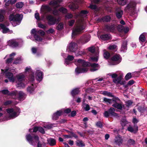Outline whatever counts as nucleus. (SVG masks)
Listing matches in <instances>:
<instances>
[{"mask_svg":"<svg viewBox=\"0 0 147 147\" xmlns=\"http://www.w3.org/2000/svg\"><path fill=\"white\" fill-rule=\"evenodd\" d=\"M78 65L82 67H77L75 69V71L78 74L80 73L86 72L88 70L87 67H90V70L91 72H94L97 70L99 68V65L98 63H92L86 61L84 60L79 59L77 61Z\"/></svg>","mask_w":147,"mask_h":147,"instance_id":"obj_1","label":"nucleus"},{"mask_svg":"<svg viewBox=\"0 0 147 147\" xmlns=\"http://www.w3.org/2000/svg\"><path fill=\"white\" fill-rule=\"evenodd\" d=\"M102 94L105 96H107L109 97H113L112 100L113 104L112 105V106L118 109L122 110V102L118 97L112 95V94L110 92H108L106 91H104Z\"/></svg>","mask_w":147,"mask_h":147,"instance_id":"obj_2","label":"nucleus"},{"mask_svg":"<svg viewBox=\"0 0 147 147\" xmlns=\"http://www.w3.org/2000/svg\"><path fill=\"white\" fill-rule=\"evenodd\" d=\"M136 4L133 1H131L125 7L124 10L126 12L133 13L136 8Z\"/></svg>","mask_w":147,"mask_h":147,"instance_id":"obj_3","label":"nucleus"},{"mask_svg":"<svg viewBox=\"0 0 147 147\" xmlns=\"http://www.w3.org/2000/svg\"><path fill=\"white\" fill-rule=\"evenodd\" d=\"M115 109L113 107H110L107 111L105 112L104 113V116L107 118L109 116L118 117V114L115 112Z\"/></svg>","mask_w":147,"mask_h":147,"instance_id":"obj_4","label":"nucleus"},{"mask_svg":"<svg viewBox=\"0 0 147 147\" xmlns=\"http://www.w3.org/2000/svg\"><path fill=\"white\" fill-rule=\"evenodd\" d=\"M22 19L21 15L19 14H16L15 15L11 14L9 17V19L10 21L15 22L17 25L20 23Z\"/></svg>","mask_w":147,"mask_h":147,"instance_id":"obj_5","label":"nucleus"},{"mask_svg":"<svg viewBox=\"0 0 147 147\" xmlns=\"http://www.w3.org/2000/svg\"><path fill=\"white\" fill-rule=\"evenodd\" d=\"M26 138L29 143L32 145H33L34 142L33 139L35 140V142L39 141L38 136L37 135H34L33 134H27L26 136Z\"/></svg>","mask_w":147,"mask_h":147,"instance_id":"obj_6","label":"nucleus"},{"mask_svg":"<svg viewBox=\"0 0 147 147\" xmlns=\"http://www.w3.org/2000/svg\"><path fill=\"white\" fill-rule=\"evenodd\" d=\"M46 19L48 21V23L50 26L54 25L57 23H58L59 20L51 15H49L46 16Z\"/></svg>","mask_w":147,"mask_h":147,"instance_id":"obj_7","label":"nucleus"},{"mask_svg":"<svg viewBox=\"0 0 147 147\" xmlns=\"http://www.w3.org/2000/svg\"><path fill=\"white\" fill-rule=\"evenodd\" d=\"M120 55L118 54H116L113 56L111 58V63L113 65L119 64L121 61L120 59Z\"/></svg>","mask_w":147,"mask_h":147,"instance_id":"obj_8","label":"nucleus"},{"mask_svg":"<svg viewBox=\"0 0 147 147\" xmlns=\"http://www.w3.org/2000/svg\"><path fill=\"white\" fill-rule=\"evenodd\" d=\"M84 29V26L82 25L77 26L76 27L72 30V35L75 36L80 33Z\"/></svg>","mask_w":147,"mask_h":147,"instance_id":"obj_9","label":"nucleus"},{"mask_svg":"<svg viewBox=\"0 0 147 147\" xmlns=\"http://www.w3.org/2000/svg\"><path fill=\"white\" fill-rule=\"evenodd\" d=\"M105 30L108 32H114L115 30V27L114 24H107L105 26Z\"/></svg>","mask_w":147,"mask_h":147,"instance_id":"obj_10","label":"nucleus"},{"mask_svg":"<svg viewBox=\"0 0 147 147\" xmlns=\"http://www.w3.org/2000/svg\"><path fill=\"white\" fill-rule=\"evenodd\" d=\"M115 14L118 19H122L123 11L119 8H117L115 11Z\"/></svg>","mask_w":147,"mask_h":147,"instance_id":"obj_11","label":"nucleus"},{"mask_svg":"<svg viewBox=\"0 0 147 147\" xmlns=\"http://www.w3.org/2000/svg\"><path fill=\"white\" fill-rule=\"evenodd\" d=\"M19 42H17L15 40H11L8 41V45L12 47H17L19 46Z\"/></svg>","mask_w":147,"mask_h":147,"instance_id":"obj_12","label":"nucleus"},{"mask_svg":"<svg viewBox=\"0 0 147 147\" xmlns=\"http://www.w3.org/2000/svg\"><path fill=\"white\" fill-rule=\"evenodd\" d=\"M68 48L71 52H74L78 49V45L75 42H71L69 45Z\"/></svg>","mask_w":147,"mask_h":147,"instance_id":"obj_13","label":"nucleus"},{"mask_svg":"<svg viewBox=\"0 0 147 147\" xmlns=\"http://www.w3.org/2000/svg\"><path fill=\"white\" fill-rule=\"evenodd\" d=\"M122 79L121 75L119 76L117 79H113V82L116 84H120L121 85H124L125 82V81H121Z\"/></svg>","mask_w":147,"mask_h":147,"instance_id":"obj_14","label":"nucleus"},{"mask_svg":"<svg viewBox=\"0 0 147 147\" xmlns=\"http://www.w3.org/2000/svg\"><path fill=\"white\" fill-rule=\"evenodd\" d=\"M90 39L87 36H84L81 37L78 41V42L84 44L87 42Z\"/></svg>","mask_w":147,"mask_h":147,"instance_id":"obj_15","label":"nucleus"},{"mask_svg":"<svg viewBox=\"0 0 147 147\" xmlns=\"http://www.w3.org/2000/svg\"><path fill=\"white\" fill-rule=\"evenodd\" d=\"M6 77L8 78L10 82H14L15 81V78L13 76V74L11 72H6L5 74Z\"/></svg>","mask_w":147,"mask_h":147,"instance_id":"obj_16","label":"nucleus"},{"mask_svg":"<svg viewBox=\"0 0 147 147\" xmlns=\"http://www.w3.org/2000/svg\"><path fill=\"white\" fill-rule=\"evenodd\" d=\"M127 130L131 132H133L134 134H136L138 131V126L136 125H134V128L131 126H129L128 127Z\"/></svg>","mask_w":147,"mask_h":147,"instance_id":"obj_17","label":"nucleus"},{"mask_svg":"<svg viewBox=\"0 0 147 147\" xmlns=\"http://www.w3.org/2000/svg\"><path fill=\"white\" fill-rule=\"evenodd\" d=\"M35 88L34 85L32 84L31 86H28L27 88V91L30 94H33L34 93Z\"/></svg>","mask_w":147,"mask_h":147,"instance_id":"obj_18","label":"nucleus"},{"mask_svg":"<svg viewBox=\"0 0 147 147\" xmlns=\"http://www.w3.org/2000/svg\"><path fill=\"white\" fill-rule=\"evenodd\" d=\"M36 78L38 81H41L43 78V73L40 71H38L36 73Z\"/></svg>","mask_w":147,"mask_h":147,"instance_id":"obj_19","label":"nucleus"},{"mask_svg":"<svg viewBox=\"0 0 147 147\" xmlns=\"http://www.w3.org/2000/svg\"><path fill=\"white\" fill-rule=\"evenodd\" d=\"M48 143L51 146H54L56 144L55 140L52 138H50L47 140Z\"/></svg>","mask_w":147,"mask_h":147,"instance_id":"obj_20","label":"nucleus"},{"mask_svg":"<svg viewBox=\"0 0 147 147\" xmlns=\"http://www.w3.org/2000/svg\"><path fill=\"white\" fill-rule=\"evenodd\" d=\"M80 91L78 88H76L73 89L71 92V94L73 97L75 96L79 93Z\"/></svg>","mask_w":147,"mask_h":147,"instance_id":"obj_21","label":"nucleus"},{"mask_svg":"<svg viewBox=\"0 0 147 147\" xmlns=\"http://www.w3.org/2000/svg\"><path fill=\"white\" fill-rule=\"evenodd\" d=\"M0 27L3 29V33H6L9 30V29L6 28L5 26L3 24H0Z\"/></svg>","mask_w":147,"mask_h":147,"instance_id":"obj_22","label":"nucleus"},{"mask_svg":"<svg viewBox=\"0 0 147 147\" xmlns=\"http://www.w3.org/2000/svg\"><path fill=\"white\" fill-rule=\"evenodd\" d=\"M103 22H110L111 19V17L109 15H106L103 17Z\"/></svg>","mask_w":147,"mask_h":147,"instance_id":"obj_23","label":"nucleus"},{"mask_svg":"<svg viewBox=\"0 0 147 147\" xmlns=\"http://www.w3.org/2000/svg\"><path fill=\"white\" fill-rule=\"evenodd\" d=\"M127 42L126 41H123L121 47V50L123 51H124L125 50H126L127 49Z\"/></svg>","mask_w":147,"mask_h":147,"instance_id":"obj_24","label":"nucleus"},{"mask_svg":"<svg viewBox=\"0 0 147 147\" xmlns=\"http://www.w3.org/2000/svg\"><path fill=\"white\" fill-rule=\"evenodd\" d=\"M76 144L77 146L80 147H83L85 146L83 141L80 140H78L76 142Z\"/></svg>","mask_w":147,"mask_h":147,"instance_id":"obj_25","label":"nucleus"},{"mask_svg":"<svg viewBox=\"0 0 147 147\" xmlns=\"http://www.w3.org/2000/svg\"><path fill=\"white\" fill-rule=\"evenodd\" d=\"M103 102H105L107 104H110L113 103L112 98V99L108 98L105 97L103 98Z\"/></svg>","mask_w":147,"mask_h":147,"instance_id":"obj_26","label":"nucleus"},{"mask_svg":"<svg viewBox=\"0 0 147 147\" xmlns=\"http://www.w3.org/2000/svg\"><path fill=\"white\" fill-rule=\"evenodd\" d=\"M110 36L108 34H104L101 35L100 38L103 40H107L109 39Z\"/></svg>","mask_w":147,"mask_h":147,"instance_id":"obj_27","label":"nucleus"},{"mask_svg":"<svg viewBox=\"0 0 147 147\" xmlns=\"http://www.w3.org/2000/svg\"><path fill=\"white\" fill-rule=\"evenodd\" d=\"M117 1L119 4L122 6L126 5L127 2V0H117Z\"/></svg>","mask_w":147,"mask_h":147,"instance_id":"obj_28","label":"nucleus"},{"mask_svg":"<svg viewBox=\"0 0 147 147\" xmlns=\"http://www.w3.org/2000/svg\"><path fill=\"white\" fill-rule=\"evenodd\" d=\"M63 28V24L62 22L59 23L56 27V29L58 30H61Z\"/></svg>","mask_w":147,"mask_h":147,"instance_id":"obj_29","label":"nucleus"},{"mask_svg":"<svg viewBox=\"0 0 147 147\" xmlns=\"http://www.w3.org/2000/svg\"><path fill=\"white\" fill-rule=\"evenodd\" d=\"M139 40L140 41L143 42L146 40V38L144 35L143 34H141L139 38Z\"/></svg>","mask_w":147,"mask_h":147,"instance_id":"obj_30","label":"nucleus"},{"mask_svg":"<svg viewBox=\"0 0 147 147\" xmlns=\"http://www.w3.org/2000/svg\"><path fill=\"white\" fill-rule=\"evenodd\" d=\"M115 142L119 146H120V144L122 143L123 140L120 138H117L115 140Z\"/></svg>","mask_w":147,"mask_h":147,"instance_id":"obj_31","label":"nucleus"},{"mask_svg":"<svg viewBox=\"0 0 147 147\" xmlns=\"http://www.w3.org/2000/svg\"><path fill=\"white\" fill-rule=\"evenodd\" d=\"M25 94L21 91L19 92L18 93V97L20 100H23Z\"/></svg>","mask_w":147,"mask_h":147,"instance_id":"obj_32","label":"nucleus"},{"mask_svg":"<svg viewBox=\"0 0 147 147\" xmlns=\"http://www.w3.org/2000/svg\"><path fill=\"white\" fill-rule=\"evenodd\" d=\"M127 144L130 145H134L136 144L135 141L133 139H130L127 141Z\"/></svg>","mask_w":147,"mask_h":147,"instance_id":"obj_33","label":"nucleus"},{"mask_svg":"<svg viewBox=\"0 0 147 147\" xmlns=\"http://www.w3.org/2000/svg\"><path fill=\"white\" fill-rule=\"evenodd\" d=\"M61 1H50L49 3V5H52L53 6H55V5H58V2L60 3L61 2Z\"/></svg>","mask_w":147,"mask_h":147,"instance_id":"obj_34","label":"nucleus"},{"mask_svg":"<svg viewBox=\"0 0 147 147\" xmlns=\"http://www.w3.org/2000/svg\"><path fill=\"white\" fill-rule=\"evenodd\" d=\"M124 26L121 25H119L117 26V29L118 31L120 32H123Z\"/></svg>","mask_w":147,"mask_h":147,"instance_id":"obj_35","label":"nucleus"},{"mask_svg":"<svg viewBox=\"0 0 147 147\" xmlns=\"http://www.w3.org/2000/svg\"><path fill=\"white\" fill-rule=\"evenodd\" d=\"M103 56L105 58L108 59L110 56V53L106 51L104 53Z\"/></svg>","mask_w":147,"mask_h":147,"instance_id":"obj_36","label":"nucleus"},{"mask_svg":"<svg viewBox=\"0 0 147 147\" xmlns=\"http://www.w3.org/2000/svg\"><path fill=\"white\" fill-rule=\"evenodd\" d=\"M127 123V121L125 119H122L121 121V124L122 127L125 126Z\"/></svg>","mask_w":147,"mask_h":147,"instance_id":"obj_37","label":"nucleus"},{"mask_svg":"<svg viewBox=\"0 0 147 147\" xmlns=\"http://www.w3.org/2000/svg\"><path fill=\"white\" fill-rule=\"evenodd\" d=\"M34 38L36 40L38 41H41L42 40V38L37 34L34 35Z\"/></svg>","mask_w":147,"mask_h":147,"instance_id":"obj_38","label":"nucleus"},{"mask_svg":"<svg viewBox=\"0 0 147 147\" xmlns=\"http://www.w3.org/2000/svg\"><path fill=\"white\" fill-rule=\"evenodd\" d=\"M108 75L109 76H111L112 78H113V79H117L118 77V75L116 73L111 74L110 73Z\"/></svg>","mask_w":147,"mask_h":147,"instance_id":"obj_39","label":"nucleus"},{"mask_svg":"<svg viewBox=\"0 0 147 147\" xmlns=\"http://www.w3.org/2000/svg\"><path fill=\"white\" fill-rule=\"evenodd\" d=\"M132 78L131 74V73H128L125 77V79L127 80Z\"/></svg>","mask_w":147,"mask_h":147,"instance_id":"obj_40","label":"nucleus"},{"mask_svg":"<svg viewBox=\"0 0 147 147\" xmlns=\"http://www.w3.org/2000/svg\"><path fill=\"white\" fill-rule=\"evenodd\" d=\"M58 11L62 13H65L67 12V10L65 8L62 7L58 9Z\"/></svg>","mask_w":147,"mask_h":147,"instance_id":"obj_41","label":"nucleus"},{"mask_svg":"<svg viewBox=\"0 0 147 147\" xmlns=\"http://www.w3.org/2000/svg\"><path fill=\"white\" fill-rule=\"evenodd\" d=\"M18 94V92L16 90H14L11 92H9L8 95L10 96H16Z\"/></svg>","mask_w":147,"mask_h":147,"instance_id":"obj_42","label":"nucleus"},{"mask_svg":"<svg viewBox=\"0 0 147 147\" xmlns=\"http://www.w3.org/2000/svg\"><path fill=\"white\" fill-rule=\"evenodd\" d=\"M23 5V3L22 2H20L17 3L16 4V7L18 8H20L22 7Z\"/></svg>","mask_w":147,"mask_h":147,"instance_id":"obj_43","label":"nucleus"},{"mask_svg":"<svg viewBox=\"0 0 147 147\" xmlns=\"http://www.w3.org/2000/svg\"><path fill=\"white\" fill-rule=\"evenodd\" d=\"M43 8L44 10H46L48 12L50 11L51 9V8L48 5L44 6Z\"/></svg>","mask_w":147,"mask_h":147,"instance_id":"obj_44","label":"nucleus"},{"mask_svg":"<svg viewBox=\"0 0 147 147\" xmlns=\"http://www.w3.org/2000/svg\"><path fill=\"white\" fill-rule=\"evenodd\" d=\"M21 61V59L20 57H18L16 58L13 62V64H17L19 63Z\"/></svg>","mask_w":147,"mask_h":147,"instance_id":"obj_45","label":"nucleus"},{"mask_svg":"<svg viewBox=\"0 0 147 147\" xmlns=\"http://www.w3.org/2000/svg\"><path fill=\"white\" fill-rule=\"evenodd\" d=\"M24 77V75H18L17 76V78L19 81H22L23 80Z\"/></svg>","mask_w":147,"mask_h":147,"instance_id":"obj_46","label":"nucleus"},{"mask_svg":"<svg viewBox=\"0 0 147 147\" xmlns=\"http://www.w3.org/2000/svg\"><path fill=\"white\" fill-rule=\"evenodd\" d=\"M38 131L40 133L44 134L45 133V131L43 128L40 126H38Z\"/></svg>","mask_w":147,"mask_h":147,"instance_id":"obj_47","label":"nucleus"},{"mask_svg":"<svg viewBox=\"0 0 147 147\" xmlns=\"http://www.w3.org/2000/svg\"><path fill=\"white\" fill-rule=\"evenodd\" d=\"M55 113L59 117L63 114V112L62 110H60L57 111Z\"/></svg>","mask_w":147,"mask_h":147,"instance_id":"obj_48","label":"nucleus"},{"mask_svg":"<svg viewBox=\"0 0 147 147\" xmlns=\"http://www.w3.org/2000/svg\"><path fill=\"white\" fill-rule=\"evenodd\" d=\"M88 12L87 10H82L79 14V16H81L87 14Z\"/></svg>","mask_w":147,"mask_h":147,"instance_id":"obj_49","label":"nucleus"},{"mask_svg":"<svg viewBox=\"0 0 147 147\" xmlns=\"http://www.w3.org/2000/svg\"><path fill=\"white\" fill-rule=\"evenodd\" d=\"M29 79L30 81L33 82L34 80V74L30 75L29 76Z\"/></svg>","mask_w":147,"mask_h":147,"instance_id":"obj_50","label":"nucleus"},{"mask_svg":"<svg viewBox=\"0 0 147 147\" xmlns=\"http://www.w3.org/2000/svg\"><path fill=\"white\" fill-rule=\"evenodd\" d=\"M96 125L97 127L101 128L103 127V125L101 121H98L96 123Z\"/></svg>","mask_w":147,"mask_h":147,"instance_id":"obj_51","label":"nucleus"},{"mask_svg":"<svg viewBox=\"0 0 147 147\" xmlns=\"http://www.w3.org/2000/svg\"><path fill=\"white\" fill-rule=\"evenodd\" d=\"M59 116H58L56 114L54 113L52 117V119L53 120H57L59 119Z\"/></svg>","mask_w":147,"mask_h":147,"instance_id":"obj_52","label":"nucleus"},{"mask_svg":"<svg viewBox=\"0 0 147 147\" xmlns=\"http://www.w3.org/2000/svg\"><path fill=\"white\" fill-rule=\"evenodd\" d=\"M88 51L91 53H94L95 51V48L93 47H90L88 48Z\"/></svg>","mask_w":147,"mask_h":147,"instance_id":"obj_53","label":"nucleus"},{"mask_svg":"<svg viewBox=\"0 0 147 147\" xmlns=\"http://www.w3.org/2000/svg\"><path fill=\"white\" fill-rule=\"evenodd\" d=\"M1 93L4 94H7L8 95L9 93V91L7 89L3 90L1 91Z\"/></svg>","mask_w":147,"mask_h":147,"instance_id":"obj_54","label":"nucleus"},{"mask_svg":"<svg viewBox=\"0 0 147 147\" xmlns=\"http://www.w3.org/2000/svg\"><path fill=\"white\" fill-rule=\"evenodd\" d=\"M76 114V112L75 111H73L71 112V114H69L68 116L69 117H74Z\"/></svg>","mask_w":147,"mask_h":147,"instance_id":"obj_55","label":"nucleus"},{"mask_svg":"<svg viewBox=\"0 0 147 147\" xmlns=\"http://www.w3.org/2000/svg\"><path fill=\"white\" fill-rule=\"evenodd\" d=\"M74 57L72 55H69L66 58L70 61H72L74 59Z\"/></svg>","mask_w":147,"mask_h":147,"instance_id":"obj_56","label":"nucleus"},{"mask_svg":"<svg viewBox=\"0 0 147 147\" xmlns=\"http://www.w3.org/2000/svg\"><path fill=\"white\" fill-rule=\"evenodd\" d=\"M65 17L68 19H71L73 18V15L71 13H67L65 16Z\"/></svg>","mask_w":147,"mask_h":147,"instance_id":"obj_57","label":"nucleus"},{"mask_svg":"<svg viewBox=\"0 0 147 147\" xmlns=\"http://www.w3.org/2000/svg\"><path fill=\"white\" fill-rule=\"evenodd\" d=\"M37 33L42 36H43L45 35V32H44L41 30H38L37 31Z\"/></svg>","mask_w":147,"mask_h":147,"instance_id":"obj_58","label":"nucleus"},{"mask_svg":"<svg viewBox=\"0 0 147 147\" xmlns=\"http://www.w3.org/2000/svg\"><path fill=\"white\" fill-rule=\"evenodd\" d=\"M17 116H18V115L16 114L15 112L13 111L10 115V117H16Z\"/></svg>","mask_w":147,"mask_h":147,"instance_id":"obj_59","label":"nucleus"},{"mask_svg":"<svg viewBox=\"0 0 147 147\" xmlns=\"http://www.w3.org/2000/svg\"><path fill=\"white\" fill-rule=\"evenodd\" d=\"M91 59L92 61L96 62H97L98 59L97 56H96L95 57H92L91 58Z\"/></svg>","mask_w":147,"mask_h":147,"instance_id":"obj_60","label":"nucleus"},{"mask_svg":"<svg viewBox=\"0 0 147 147\" xmlns=\"http://www.w3.org/2000/svg\"><path fill=\"white\" fill-rule=\"evenodd\" d=\"M117 47V46L115 45H110L109 47V49L110 50H114Z\"/></svg>","mask_w":147,"mask_h":147,"instance_id":"obj_61","label":"nucleus"},{"mask_svg":"<svg viewBox=\"0 0 147 147\" xmlns=\"http://www.w3.org/2000/svg\"><path fill=\"white\" fill-rule=\"evenodd\" d=\"M4 20V17L1 12L0 13V22H1Z\"/></svg>","mask_w":147,"mask_h":147,"instance_id":"obj_62","label":"nucleus"},{"mask_svg":"<svg viewBox=\"0 0 147 147\" xmlns=\"http://www.w3.org/2000/svg\"><path fill=\"white\" fill-rule=\"evenodd\" d=\"M35 18L38 20H40V17L39 16V14L37 12L35 14Z\"/></svg>","mask_w":147,"mask_h":147,"instance_id":"obj_63","label":"nucleus"},{"mask_svg":"<svg viewBox=\"0 0 147 147\" xmlns=\"http://www.w3.org/2000/svg\"><path fill=\"white\" fill-rule=\"evenodd\" d=\"M133 102L131 100H128L126 102V106L129 107L132 105Z\"/></svg>","mask_w":147,"mask_h":147,"instance_id":"obj_64","label":"nucleus"}]
</instances>
